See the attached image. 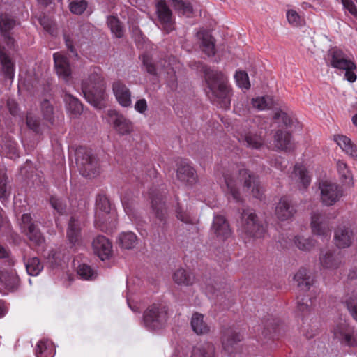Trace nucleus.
<instances>
[{"instance_id":"nucleus-25","label":"nucleus","mask_w":357,"mask_h":357,"mask_svg":"<svg viewBox=\"0 0 357 357\" xmlns=\"http://www.w3.org/2000/svg\"><path fill=\"white\" fill-rule=\"evenodd\" d=\"M238 141L246 146L255 149H259L264 145L262 137L251 131L240 133Z\"/></svg>"},{"instance_id":"nucleus-38","label":"nucleus","mask_w":357,"mask_h":357,"mask_svg":"<svg viewBox=\"0 0 357 357\" xmlns=\"http://www.w3.org/2000/svg\"><path fill=\"white\" fill-rule=\"evenodd\" d=\"M55 349L53 344L48 340H40L36 348L37 357H54Z\"/></svg>"},{"instance_id":"nucleus-35","label":"nucleus","mask_w":357,"mask_h":357,"mask_svg":"<svg viewBox=\"0 0 357 357\" xmlns=\"http://www.w3.org/2000/svg\"><path fill=\"white\" fill-rule=\"evenodd\" d=\"M279 321L273 317H269L263 321L262 334L266 338H271L275 334L280 333Z\"/></svg>"},{"instance_id":"nucleus-44","label":"nucleus","mask_w":357,"mask_h":357,"mask_svg":"<svg viewBox=\"0 0 357 357\" xmlns=\"http://www.w3.org/2000/svg\"><path fill=\"white\" fill-rule=\"evenodd\" d=\"M64 101L66 102L68 110L74 114H80L82 111V105L77 98L69 93L64 96Z\"/></svg>"},{"instance_id":"nucleus-21","label":"nucleus","mask_w":357,"mask_h":357,"mask_svg":"<svg viewBox=\"0 0 357 357\" xmlns=\"http://www.w3.org/2000/svg\"><path fill=\"white\" fill-rule=\"evenodd\" d=\"M151 203L154 215L161 222H165L168 212L163 196L160 193L151 194Z\"/></svg>"},{"instance_id":"nucleus-15","label":"nucleus","mask_w":357,"mask_h":357,"mask_svg":"<svg viewBox=\"0 0 357 357\" xmlns=\"http://www.w3.org/2000/svg\"><path fill=\"white\" fill-rule=\"evenodd\" d=\"M112 88L117 102L123 107H130L132 93L126 84L121 80H116L112 83Z\"/></svg>"},{"instance_id":"nucleus-41","label":"nucleus","mask_w":357,"mask_h":357,"mask_svg":"<svg viewBox=\"0 0 357 357\" xmlns=\"http://www.w3.org/2000/svg\"><path fill=\"white\" fill-rule=\"evenodd\" d=\"M118 241L121 248L132 249L137 245V237L133 232H123L119 235Z\"/></svg>"},{"instance_id":"nucleus-9","label":"nucleus","mask_w":357,"mask_h":357,"mask_svg":"<svg viewBox=\"0 0 357 357\" xmlns=\"http://www.w3.org/2000/svg\"><path fill=\"white\" fill-rule=\"evenodd\" d=\"M310 227L313 234L329 239L331 226L328 217L321 211H312L310 217Z\"/></svg>"},{"instance_id":"nucleus-8","label":"nucleus","mask_w":357,"mask_h":357,"mask_svg":"<svg viewBox=\"0 0 357 357\" xmlns=\"http://www.w3.org/2000/svg\"><path fill=\"white\" fill-rule=\"evenodd\" d=\"M114 218V215L111 214L109 199L105 195H99L96 202L95 226L101 231H106L108 224H110Z\"/></svg>"},{"instance_id":"nucleus-12","label":"nucleus","mask_w":357,"mask_h":357,"mask_svg":"<svg viewBox=\"0 0 357 357\" xmlns=\"http://www.w3.org/2000/svg\"><path fill=\"white\" fill-rule=\"evenodd\" d=\"M20 226L29 241L36 245L40 246L45 243V238L33 222L31 214L24 213L22 215Z\"/></svg>"},{"instance_id":"nucleus-10","label":"nucleus","mask_w":357,"mask_h":357,"mask_svg":"<svg viewBox=\"0 0 357 357\" xmlns=\"http://www.w3.org/2000/svg\"><path fill=\"white\" fill-rule=\"evenodd\" d=\"M321 191V201L325 206L334 205L342 197L343 192L336 183L324 181L319 183Z\"/></svg>"},{"instance_id":"nucleus-59","label":"nucleus","mask_w":357,"mask_h":357,"mask_svg":"<svg viewBox=\"0 0 357 357\" xmlns=\"http://www.w3.org/2000/svg\"><path fill=\"white\" fill-rule=\"evenodd\" d=\"M8 177L4 170L0 169V198L6 197Z\"/></svg>"},{"instance_id":"nucleus-7","label":"nucleus","mask_w":357,"mask_h":357,"mask_svg":"<svg viewBox=\"0 0 357 357\" xmlns=\"http://www.w3.org/2000/svg\"><path fill=\"white\" fill-rule=\"evenodd\" d=\"M76 164L79 173L86 178H94L99 174V164L92 152L79 149L76 152Z\"/></svg>"},{"instance_id":"nucleus-62","label":"nucleus","mask_w":357,"mask_h":357,"mask_svg":"<svg viewBox=\"0 0 357 357\" xmlns=\"http://www.w3.org/2000/svg\"><path fill=\"white\" fill-rule=\"evenodd\" d=\"M273 118L278 120L281 119L286 126L289 125L291 123V119L289 116L285 112L281 110L277 111L275 113Z\"/></svg>"},{"instance_id":"nucleus-51","label":"nucleus","mask_w":357,"mask_h":357,"mask_svg":"<svg viewBox=\"0 0 357 357\" xmlns=\"http://www.w3.org/2000/svg\"><path fill=\"white\" fill-rule=\"evenodd\" d=\"M234 77L237 85L240 88L245 89H249L250 88V83L249 81L248 75L245 71H236Z\"/></svg>"},{"instance_id":"nucleus-30","label":"nucleus","mask_w":357,"mask_h":357,"mask_svg":"<svg viewBox=\"0 0 357 357\" xmlns=\"http://www.w3.org/2000/svg\"><path fill=\"white\" fill-rule=\"evenodd\" d=\"M335 142L348 155L357 160V146L345 135H337L334 136Z\"/></svg>"},{"instance_id":"nucleus-13","label":"nucleus","mask_w":357,"mask_h":357,"mask_svg":"<svg viewBox=\"0 0 357 357\" xmlns=\"http://www.w3.org/2000/svg\"><path fill=\"white\" fill-rule=\"evenodd\" d=\"M17 25L15 19L9 14L1 13L0 15V32L4 43L8 47L15 50V39L10 35V31Z\"/></svg>"},{"instance_id":"nucleus-23","label":"nucleus","mask_w":357,"mask_h":357,"mask_svg":"<svg viewBox=\"0 0 357 357\" xmlns=\"http://www.w3.org/2000/svg\"><path fill=\"white\" fill-rule=\"evenodd\" d=\"M331 57V65L335 68L344 70L356 69V65L350 59H347L344 53L340 50H333L330 52Z\"/></svg>"},{"instance_id":"nucleus-2","label":"nucleus","mask_w":357,"mask_h":357,"mask_svg":"<svg viewBox=\"0 0 357 357\" xmlns=\"http://www.w3.org/2000/svg\"><path fill=\"white\" fill-rule=\"evenodd\" d=\"M204 78L207 85L208 97L225 109L229 108L231 89L226 76L220 71L208 67L204 68Z\"/></svg>"},{"instance_id":"nucleus-31","label":"nucleus","mask_w":357,"mask_h":357,"mask_svg":"<svg viewBox=\"0 0 357 357\" xmlns=\"http://www.w3.org/2000/svg\"><path fill=\"white\" fill-rule=\"evenodd\" d=\"M0 63L4 75L9 79H13L15 72V63L6 53L4 47L1 46H0Z\"/></svg>"},{"instance_id":"nucleus-28","label":"nucleus","mask_w":357,"mask_h":357,"mask_svg":"<svg viewBox=\"0 0 357 357\" xmlns=\"http://www.w3.org/2000/svg\"><path fill=\"white\" fill-rule=\"evenodd\" d=\"M274 144L277 149L285 151H290L294 147L291 141V135L281 130H278L274 135Z\"/></svg>"},{"instance_id":"nucleus-55","label":"nucleus","mask_w":357,"mask_h":357,"mask_svg":"<svg viewBox=\"0 0 357 357\" xmlns=\"http://www.w3.org/2000/svg\"><path fill=\"white\" fill-rule=\"evenodd\" d=\"M0 259H3L5 264L8 266H13L15 264V259L12 256L11 251L8 248H6L0 244Z\"/></svg>"},{"instance_id":"nucleus-48","label":"nucleus","mask_w":357,"mask_h":357,"mask_svg":"<svg viewBox=\"0 0 357 357\" xmlns=\"http://www.w3.org/2000/svg\"><path fill=\"white\" fill-rule=\"evenodd\" d=\"M26 125L29 129L36 133L42 132L47 127V125L45 124V123H40L38 119L31 114L26 116Z\"/></svg>"},{"instance_id":"nucleus-1","label":"nucleus","mask_w":357,"mask_h":357,"mask_svg":"<svg viewBox=\"0 0 357 357\" xmlns=\"http://www.w3.org/2000/svg\"><path fill=\"white\" fill-rule=\"evenodd\" d=\"M228 192L236 202L241 200L239 187H243L245 192L250 193L257 199L263 195L261 187L255 176L248 170L243 164H234L224 174Z\"/></svg>"},{"instance_id":"nucleus-3","label":"nucleus","mask_w":357,"mask_h":357,"mask_svg":"<svg viewBox=\"0 0 357 357\" xmlns=\"http://www.w3.org/2000/svg\"><path fill=\"white\" fill-rule=\"evenodd\" d=\"M266 231L265 225L253 210L243 211L238 232L245 243L264 238Z\"/></svg>"},{"instance_id":"nucleus-60","label":"nucleus","mask_w":357,"mask_h":357,"mask_svg":"<svg viewBox=\"0 0 357 357\" xmlns=\"http://www.w3.org/2000/svg\"><path fill=\"white\" fill-rule=\"evenodd\" d=\"M347 307L351 316L357 322V298H349L347 301Z\"/></svg>"},{"instance_id":"nucleus-5","label":"nucleus","mask_w":357,"mask_h":357,"mask_svg":"<svg viewBox=\"0 0 357 357\" xmlns=\"http://www.w3.org/2000/svg\"><path fill=\"white\" fill-rule=\"evenodd\" d=\"M167 307L153 304L149 306L143 314V325L149 331H157L164 328L168 320Z\"/></svg>"},{"instance_id":"nucleus-40","label":"nucleus","mask_w":357,"mask_h":357,"mask_svg":"<svg viewBox=\"0 0 357 357\" xmlns=\"http://www.w3.org/2000/svg\"><path fill=\"white\" fill-rule=\"evenodd\" d=\"M292 176L299 180V182L302 185V187H299L300 189H305L310 185V177L303 165H296L292 173Z\"/></svg>"},{"instance_id":"nucleus-57","label":"nucleus","mask_w":357,"mask_h":357,"mask_svg":"<svg viewBox=\"0 0 357 357\" xmlns=\"http://www.w3.org/2000/svg\"><path fill=\"white\" fill-rule=\"evenodd\" d=\"M50 203L52 208L59 214H63L65 212L66 205L61 199L56 197H51Z\"/></svg>"},{"instance_id":"nucleus-32","label":"nucleus","mask_w":357,"mask_h":357,"mask_svg":"<svg viewBox=\"0 0 357 357\" xmlns=\"http://www.w3.org/2000/svg\"><path fill=\"white\" fill-rule=\"evenodd\" d=\"M0 282L10 290L15 289L20 283V278L15 271L0 269Z\"/></svg>"},{"instance_id":"nucleus-6","label":"nucleus","mask_w":357,"mask_h":357,"mask_svg":"<svg viewBox=\"0 0 357 357\" xmlns=\"http://www.w3.org/2000/svg\"><path fill=\"white\" fill-rule=\"evenodd\" d=\"M143 65L146 70L150 75L157 76L161 73L162 70L167 71V84L172 91H176L178 87L177 77L173 68L170 66L169 62L167 60H160L155 65L152 58L148 55H144L142 58Z\"/></svg>"},{"instance_id":"nucleus-19","label":"nucleus","mask_w":357,"mask_h":357,"mask_svg":"<svg viewBox=\"0 0 357 357\" xmlns=\"http://www.w3.org/2000/svg\"><path fill=\"white\" fill-rule=\"evenodd\" d=\"M211 231L221 240H225L231 235V230L229 222L222 215H216L214 217Z\"/></svg>"},{"instance_id":"nucleus-46","label":"nucleus","mask_w":357,"mask_h":357,"mask_svg":"<svg viewBox=\"0 0 357 357\" xmlns=\"http://www.w3.org/2000/svg\"><path fill=\"white\" fill-rule=\"evenodd\" d=\"M77 272L82 279L86 280H94L98 275L97 272L86 264L79 265Z\"/></svg>"},{"instance_id":"nucleus-45","label":"nucleus","mask_w":357,"mask_h":357,"mask_svg":"<svg viewBox=\"0 0 357 357\" xmlns=\"http://www.w3.org/2000/svg\"><path fill=\"white\" fill-rule=\"evenodd\" d=\"M121 202L124 211L130 218L135 216V204L133 196L131 193H126L121 197Z\"/></svg>"},{"instance_id":"nucleus-24","label":"nucleus","mask_w":357,"mask_h":357,"mask_svg":"<svg viewBox=\"0 0 357 357\" xmlns=\"http://www.w3.org/2000/svg\"><path fill=\"white\" fill-rule=\"evenodd\" d=\"M334 240L338 248H348L352 243L353 232L349 228L340 225L335 231Z\"/></svg>"},{"instance_id":"nucleus-43","label":"nucleus","mask_w":357,"mask_h":357,"mask_svg":"<svg viewBox=\"0 0 357 357\" xmlns=\"http://www.w3.org/2000/svg\"><path fill=\"white\" fill-rule=\"evenodd\" d=\"M294 280L297 285L303 289H308L312 282V280L305 268H301L294 275Z\"/></svg>"},{"instance_id":"nucleus-52","label":"nucleus","mask_w":357,"mask_h":357,"mask_svg":"<svg viewBox=\"0 0 357 357\" xmlns=\"http://www.w3.org/2000/svg\"><path fill=\"white\" fill-rule=\"evenodd\" d=\"M294 243L298 248L303 251L310 250L314 246V243L312 240L300 236L295 237Z\"/></svg>"},{"instance_id":"nucleus-18","label":"nucleus","mask_w":357,"mask_h":357,"mask_svg":"<svg viewBox=\"0 0 357 357\" xmlns=\"http://www.w3.org/2000/svg\"><path fill=\"white\" fill-rule=\"evenodd\" d=\"M296 212L291 202L287 197H282L276 205L275 214L280 220L284 221L291 218Z\"/></svg>"},{"instance_id":"nucleus-58","label":"nucleus","mask_w":357,"mask_h":357,"mask_svg":"<svg viewBox=\"0 0 357 357\" xmlns=\"http://www.w3.org/2000/svg\"><path fill=\"white\" fill-rule=\"evenodd\" d=\"M337 168L340 175L345 178L349 179L351 178V172L349 170L347 164L342 161H337Z\"/></svg>"},{"instance_id":"nucleus-47","label":"nucleus","mask_w":357,"mask_h":357,"mask_svg":"<svg viewBox=\"0 0 357 357\" xmlns=\"http://www.w3.org/2000/svg\"><path fill=\"white\" fill-rule=\"evenodd\" d=\"M107 24L112 33L116 38H121L123 36L124 30L119 19L114 16H109L107 18Z\"/></svg>"},{"instance_id":"nucleus-17","label":"nucleus","mask_w":357,"mask_h":357,"mask_svg":"<svg viewBox=\"0 0 357 357\" xmlns=\"http://www.w3.org/2000/svg\"><path fill=\"white\" fill-rule=\"evenodd\" d=\"M176 177L181 183L188 185H193L197 181V174L195 169L185 162L178 164Z\"/></svg>"},{"instance_id":"nucleus-26","label":"nucleus","mask_w":357,"mask_h":357,"mask_svg":"<svg viewBox=\"0 0 357 357\" xmlns=\"http://www.w3.org/2000/svg\"><path fill=\"white\" fill-rule=\"evenodd\" d=\"M321 266L326 269H335L341 264L340 257L331 250L321 251L319 257Z\"/></svg>"},{"instance_id":"nucleus-36","label":"nucleus","mask_w":357,"mask_h":357,"mask_svg":"<svg viewBox=\"0 0 357 357\" xmlns=\"http://www.w3.org/2000/svg\"><path fill=\"white\" fill-rule=\"evenodd\" d=\"M191 357H215V347L209 342L197 344L193 348Z\"/></svg>"},{"instance_id":"nucleus-16","label":"nucleus","mask_w":357,"mask_h":357,"mask_svg":"<svg viewBox=\"0 0 357 357\" xmlns=\"http://www.w3.org/2000/svg\"><path fill=\"white\" fill-rule=\"evenodd\" d=\"M108 116L114 129L120 135H127L132 130V123L123 114L116 110H109Z\"/></svg>"},{"instance_id":"nucleus-50","label":"nucleus","mask_w":357,"mask_h":357,"mask_svg":"<svg viewBox=\"0 0 357 357\" xmlns=\"http://www.w3.org/2000/svg\"><path fill=\"white\" fill-rule=\"evenodd\" d=\"M176 218L181 222L186 224H195L196 218L190 213L184 211L178 204L176 208Z\"/></svg>"},{"instance_id":"nucleus-61","label":"nucleus","mask_w":357,"mask_h":357,"mask_svg":"<svg viewBox=\"0 0 357 357\" xmlns=\"http://www.w3.org/2000/svg\"><path fill=\"white\" fill-rule=\"evenodd\" d=\"M341 3L344 9L354 17H357V6L353 0H341Z\"/></svg>"},{"instance_id":"nucleus-14","label":"nucleus","mask_w":357,"mask_h":357,"mask_svg":"<svg viewBox=\"0 0 357 357\" xmlns=\"http://www.w3.org/2000/svg\"><path fill=\"white\" fill-rule=\"evenodd\" d=\"M158 19L162 29L169 33L175 29V21L171 9L165 1H160L156 5Z\"/></svg>"},{"instance_id":"nucleus-11","label":"nucleus","mask_w":357,"mask_h":357,"mask_svg":"<svg viewBox=\"0 0 357 357\" xmlns=\"http://www.w3.org/2000/svg\"><path fill=\"white\" fill-rule=\"evenodd\" d=\"M334 336L342 344L357 346V331L347 321H340L333 328Z\"/></svg>"},{"instance_id":"nucleus-39","label":"nucleus","mask_w":357,"mask_h":357,"mask_svg":"<svg viewBox=\"0 0 357 357\" xmlns=\"http://www.w3.org/2000/svg\"><path fill=\"white\" fill-rule=\"evenodd\" d=\"M172 7L178 13L188 17H192L193 8L191 3L187 0H171Z\"/></svg>"},{"instance_id":"nucleus-27","label":"nucleus","mask_w":357,"mask_h":357,"mask_svg":"<svg viewBox=\"0 0 357 357\" xmlns=\"http://www.w3.org/2000/svg\"><path fill=\"white\" fill-rule=\"evenodd\" d=\"M241 340V336L239 333L235 332L231 328L226 329L222 337L224 350L228 353H231L234 349V346Z\"/></svg>"},{"instance_id":"nucleus-49","label":"nucleus","mask_w":357,"mask_h":357,"mask_svg":"<svg viewBox=\"0 0 357 357\" xmlns=\"http://www.w3.org/2000/svg\"><path fill=\"white\" fill-rule=\"evenodd\" d=\"M41 112L44 120L52 124L54 121V108L47 100H44L42 102Z\"/></svg>"},{"instance_id":"nucleus-53","label":"nucleus","mask_w":357,"mask_h":357,"mask_svg":"<svg viewBox=\"0 0 357 357\" xmlns=\"http://www.w3.org/2000/svg\"><path fill=\"white\" fill-rule=\"evenodd\" d=\"M252 105L259 110L269 109L272 106V99L268 96L257 97L252 99Z\"/></svg>"},{"instance_id":"nucleus-64","label":"nucleus","mask_w":357,"mask_h":357,"mask_svg":"<svg viewBox=\"0 0 357 357\" xmlns=\"http://www.w3.org/2000/svg\"><path fill=\"white\" fill-rule=\"evenodd\" d=\"M344 70L346 71L344 75L345 79L349 82H354L357 77L356 73L354 72L355 69L344 68Z\"/></svg>"},{"instance_id":"nucleus-54","label":"nucleus","mask_w":357,"mask_h":357,"mask_svg":"<svg viewBox=\"0 0 357 357\" xmlns=\"http://www.w3.org/2000/svg\"><path fill=\"white\" fill-rule=\"evenodd\" d=\"M286 15L288 22L293 26H300L303 24V19L294 10H288Z\"/></svg>"},{"instance_id":"nucleus-22","label":"nucleus","mask_w":357,"mask_h":357,"mask_svg":"<svg viewBox=\"0 0 357 357\" xmlns=\"http://www.w3.org/2000/svg\"><path fill=\"white\" fill-rule=\"evenodd\" d=\"M94 253L101 260L107 259L112 253V243L104 236H98L92 243Z\"/></svg>"},{"instance_id":"nucleus-37","label":"nucleus","mask_w":357,"mask_h":357,"mask_svg":"<svg viewBox=\"0 0 357 357\" xmlns=\"http://www.w3.org/2000/svg\"><path fill=\"white\" fill-rule=\"evenodd\" d=\"M173 280L179 285L189 286L194 282V275L183 268H178L174 272Z\"/></svg>"},{"instance_id":"nucleus-20","label":"nucleus","mask_w":357,"mask_h":357,"mask_svg":"<svg viewBox=\"0 0 357 357\" xmlns=\"http://www.w3.org/2000/svg\"><path fill=\"white\" fill-rule=\"evenodd\" d=\"M53 58L57 75L68 82L71 75V69L68 58L61 52L54 53Z\"/></svg>"},{"instance_id":"nucleus-56","label":"nucleus","mask_w":357,"mask_h":357,"mask_svg":"<svg viewBox=\"0 0 357 357\" xmlns=\"http://www.w3.org/2000/svg\"><path fill=\"white\" fill-rule=\"evenodd\" d=\"M87 3L84 0H75L70 4V11L76 15L82 14L86 8Z\"/></svg>"},{"instance_id":"nucleus-33","label":"nucleus","mask_w":357,"mask_h":357,"mask_svg":"<svg viewBox=\"0 0 357 357\" xmlns=\"http://www.w3.org/2000/svg\"><path fill=\"white\" fill-rule=\"evenodd\" d=\"M197 36L201 40L202 51L208 56L215 55V40L212 36L208 32L199 31L197 33Z\"/></svg>"},{"instance_id":"nucleus-29","label":"nucleus","mask_w":357,"mask_h":357,"mask_svg":"<svg viewBox=\"0 0 357 357\" xmlns=\"http://www.w3.org/2000/svg\"><path fill=\"white\" fill-rule=\"evenodd\" d=\"M67 237L69 242L75 245L79 244L81 239V224L78 219L72 217L68 222Z\"/></svg>"},{"instance_id":"nucleus-63","label":"nucleus","mask_w":357,"mask_h":357,"mask_svg":"<svg viewBox=\"0 0 357 357\" xmlns=\"http://www.w3.org/2000/svg\"><path fill=\"white\" fill-rule=\"evenodd\" d=\"M147 102L144 98L139 99L135 104V109L138 112L143 114L147 110Z\"/></svg>"},{"instance_id":"nucleus-42","label":"nucleus","mask_w":357,"mask_h":357,"mask_svg":"<svg viewBox=\"0 0 357 357\" xmlns=\"http://www.w3.org/2000/svg\"><path fill=\"white\" fill-rule=\"evenodd\" d=\"M24 261L26 271L30 275H38L43 269V265L38 257H31L27 260L24 257Z\"/></svg>"},{"instance_id":"nucleus-34","label":"nucleus","mask_w":357,"mask_h":357,"mask_svg":"<svg viewBox=\"0 0 357 357\" xmlns=\"http://www.w3.org/2000/svg\"><path fill=\"white\" fill-rule=\"evenodd\" d=\"M190 324L193 331L197 335L206 334L210 331V327L204 320V315L198 312L192 314Z\"/></svg>"},{"instance_id":"nucleus-4","label":"nucleus","mask_w":357,"mask_h":357,"mask_svg":"<svg viewBox=\"0 0 357 357\" xmlns=\"http://www.w3.org/2000/svg\"><path fill=\"white\" fill-rule=\"evenodd\" d=\"M105 89V79L96 70L91 72L82 83V90L86 100L95 107H98L104 100Z\"/></svg>"}]
</instances>
